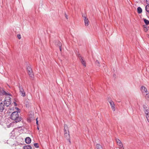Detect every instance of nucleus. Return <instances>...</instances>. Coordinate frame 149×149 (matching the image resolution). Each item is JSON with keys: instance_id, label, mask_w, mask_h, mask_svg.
Instances as JSON below:
<instances>
[{"instance_id": "e433bc0d", "label": "nucleus", "mask_w": 149, "mask_h": 149, "mask_svg": "<svg viewBox=\"0 0 149 149\" xmlns=\"http://www.w3.org/2000/svg\"><path fill=\"white\" fill-rule=\"evenodd\" d=\"M103 67L104 68V69H105L107 68V66H105V65L103 66Z\"/></svg>"}, {"instance_id": "58836bf2", "label": "nucleus", "mask_w": 149, "mask_h": 149, "mask_svg": "<svg viewBox=\"0 0 149 149\" xmlns=\"http://www.w3.org/2000/svg\"><path fill=\"white\" fill-rule=\"evenodd\" d=\"M61 47H59L60 50L61 51L62 49H61Z\"/></svg>"}, {"instance_id": "2eb2a0df", "label": "nucleus", "mask_w": 149, "mask_h": 149, "mask_svg": "<svg viewBox=\"0 0 149 149\" xmlns=\"http://www.w3.org/2000/svg\"><path fill=\"white\" fill-rule=\"evenodd\" d=\"M137 12L139 14H140L142 13V10L141 7H139L137 8Z\"/></svg>"}, {"instance_id": "f03ea898", "label": "nucleus", "mask_w": 149, "mask_h": 149, "mask_svg": "<svg viewBox=\"0 0 149 149\" xmlns=\"http://www.w3.org/2000/svg\"><path fill=\"white\" fill-rule=\"evenodd\" d=\"M27 70L29 77H31L32 80H33L34 78V75L31 67L29 66H27Z\"/></svg>"}, {"instance_id": "b1692460", "label": "nucleus", "mask_w": 149, "mask_h": 149, "mask_svg": "<svg viewBox=\"0 0 149 149\" xmlns=\"http://www.w3.org/2000/svg\"><path fill=\"white\" fill-rule=\"evenodd\" d=\"M4 95H10L11 96V94L9 93H7L6 92V93H5Z\"/></svg>"}, {"instance_id": "4468645a", "label": "nucleus", "mask_w": 149, "mask_h": 149, "mask_svg": "<svg viewBox=\"0 0 149 149\" xmlns=\"http://www.w3.org/2000/svg\"><path fill=\"white\" fill-rule=\"evenodd\" d=\"M24 149H31L32 147L31 146L27 145L24 146L23 147Z\"/></svg>"}, {"instance_id": "a19ab883", "label": "nucleus", "mask_w": 149, "mask_h": 149, "mask_svg": "<svg viewBox=\"0 0 149 149\" xmlns=\"http://www.w3.org/2000/svg\"><path fill=\"white\" fill-rule=\"evenodd\" d=\"M144 30H145V32H146L148 31V29H144Z\"/></svg>"}, {"instance_id": "aec40b11", "label": "nucleus", "mask_w": 149, "mask_h": 149, "mask_svg": "<svg viewBox=\"0 0 149 149\" xmlns=\"http://www.w3.org/2000/svg\"><path fill=\"white\" fill-rule=\"evenodd\" d=\"M5 93H6V91L3 90H2L0 91V95H4Z\"/></svg>"}, {"instance_id": "2f4dec72", "label": "nucleus", "mask_w": 149, "mask_h": 149, "mask_svg": "<svg viewBox=\"0 0 149 149\" xmlns=\"http://www.w3.org/2000/svg\"><path fill=\"white\" fill-rule=\"evenodd\" d=\"M144 28H146V29H147L148 28V27H147V26L146 25H144Z\"/></svg>"}, {"instance_id": "423d86ee", "label": "nucleus", "mask_w": 149, "mask_h": 149, "mask_svg": "<svg viewBox=\"0 0 149 149\" xmlns=\"http://www.w3.org/2000/svg\"><path fill=\"white\" fill-rule=\"evenodd\" d=\"M108 102L110 104L113 110V111H115V104L111 100H108Z\"/></svg>"}, {"instance_id": "9d476101", "label": "nucleus", "mask_w": 149, "mask_h": 149, "mask_svg": "<svg viewBox=\"0 0 149 149\" xmlns=\"http://www.w3.org/2000/svg\"><path fill=\"white\" fill-rule=\"evenodd\" d=\"M31 141V138L29 137H27L25 139V142L27 143H30Z\"/></svg>"}, {"instance_id": "c03bdc74", "label": "nucleus", "mask_w": 149, "mask_h": 149, "mask_svg": "<svg viewBox=\"0 0 149 149\" xmlns=\"http://www.w3.org/2000/svg\"><path fill=\"white\" fill-rule=\"evenodd\" d=\"M37 129L38 130H39V127H37Z\"/></svg>"}, {"instance_id": "5701e85b", "label": "nucleus", "mask_w": 149, "mask_h": 149, "mask_svg": "<svg viewBox=\"0 0 149 149\" xmlns=\"http://www.w3.org/2000/svg\"><path fill=\"white\" fill-rule=\"evenodd\" d=\"M6 100L7 101H9V102H10L11 100V98L10 97H7L6 98Z\"/></svg>"}, {"instance_id": "7ed1b4c3", "label": "nucleus", "mask_w": 149, "mask_h": 149, "mask_svg": "<svg viewBox=\"0 0 149 149\" xmlns=\"http://www.w3.org/2000/svg\"><path fill=\"white\" fill-rule=\"evenodd\" d=\"M141 90L142 93L144 92H146V96L149 98V95H148V92L147 88L143 86H141Z\"/></svg>"}, {"instance_id": "f3484780", "label": "nucleus", "mask_w": 149, "mask_h": 149, "mask_svg": "<svg viewBox=\"0 0 149 149\" xmlns=\"http://www.w3.org/2000/svg\"><path fill=\"white\" fill-rule=\"evenodd\" d=\"M10 104V102L9 101H7V102H5L4 104L7 107H8Z\"/></svg>"}, {"instance_id": "f8f14e48", "label": "nucleus", "mask_w": 149, "mask_h": 149, "mask_svg": "<svg viewBox=\"0 0 149 149\" xmlns=\"http://www.w3.org/2000/svg\"><path fill=\"white\" fill-rule=\"evenodd\" d=\"M97 149H103L102 145L100 144H97L96 145Z\"/></svg>"}, {"instance_id": "ea45409f", "label": "nucleus", "mask_w": 149, "mask_h": 149, "mask_svg": "<svg viewBox=\"0 0 149 149\" xmlns=\"http://www.w3.org/2000/svg\"><path fill=\"white\" fill-rule=\"evenodd\" d=\"M111 100V99L109 97H108L107 98V100H108H108Z\"/></svg>"}, {"instance_id": "c9c22d12", "label": "nucleus", "mask_w": 149, "mask_h": 149, "mask_svg": "<svg viewBox=\"0 0 149 149\" xmlns=\"http://www.w3.org/2000/svg\"><path fill=\"white\" fill-rule=\"evenodd\" d=\"M116 141H117V142L119 144V140H120L119 139H116Z\"/></svg>"}, {"instance_id": "a18cd8bd", "label": "nucleus", "mask_w": 149, "mask_h": 149, "mask_svg": "<svg viewBox=\"0 0 149 149\" xmlns=\"http://www.w3.org/2000/svg\"><path fill=\"white\" fill-rule=\"evenodd\" d=\"M5 101L6 102V100H5Z\"/></svg>"}, {"instance_id": "473e14b6", "label": "nucleus", "mask_w": 149, "mask_h": 149, "mask_svg": "<svg viewBox=\"0 0 149 149\" xmlns=\"http://www.w3.org/2000/svg\"><path fill=\"white\" fill-rule=\"evenodd\" d=\"M65 16L67 19H68V16L65 13Z\"/></svg>"}, {"instance_id": "a878e982", "label": "nucleus", "mask_w": 149, "mask_h": 149, "mask_svg": "<svg viewBox=\"0 0 149 149\" xmlns=\"http://www.w3.org/2000/svg\"><path fill=\"white\" fill-rule=\"evenodd\" d=\"M147 121L149 123V115L148 116H146Z\"/></svg>"}, {"instance_id": "f257e3e1", "label": "nucleus", "mask_w": 149, "mask_h": 149, "mask_svg": "<svg viewBox=\"0 0 149 149\" xmlns=\"http://www.w3.org/2000/svg\"><path fill=\"white\" fill-rule=\"evenodd\" d=\"M10 118L12 120H15L16 123L20 121L22 119L21 117L19 116L18 113L17 111L12 113L10 115Z\"/></svg>"}, {"instance_id": "f704fd0d", "label": "nucleus", "mask_w": 149, "mask_h": 149, "mask_svg": "<svg viewBox=\"0 0 149 149\" xmlns=\"http://www.w3.org/2000/svg\"><path fill=\"white\" fill-rule=\"evenodd\" d=\"M78 57L80 59V58L81 59V55L79 54L78 55Z\"/></svg>"}, {"instance_id": "37998d69", "label": "nucleus", "mask_w": 149, "mask_h": 149, "mask_svg": "<svg viewBox=\"0 0 149 149\" xmlns=\"http://www.w3.org/2000/svg\"><path fill=\"white\" fill-rule=\"evenodd\" d=\"M2 90V88L1 87H0V91H1V90Z\"/></svg>"}, {"instance_id": "6e6552de", "label": "nucleus", "mask_w": 149, "mask_h": 149, "mask_svg": "<svg viewBox=\"0 0 149 149\" xmlns=\"http://www.w3.org/2000/svg\"><path fill=\"white\" fill-rule=\"evenodd\" d=\"M5 105L2 102L0 103V111L2 112L4 109Z\"/></svg>"}, {"instance_id": "79ce46f5", "label": "nucleus", "mask_w": 149, "mask_h": 149, "mask_svg": "<svg viewBox=\"0 0 149 149\" xmlns=\"http://www.w3.org/2000/svg\"><path fill=\"white\" fill-rule=\"evenodd\" d=\"M15 108L17 110H19V109L17 107H15Z\"/></svg>"}, {"instance_id": "bb28decb", "label": "nucleus", "mask_w": 149, "mask_h": 149, "mask_svg": "<svg viewBox=\"0 0 149 149\" xmlns=\"http://www.w3.org/2000/svg\"><path fill=\"white\" fill-rule=\"evenodd\" d=\"M26 103H26V107L28 108L29 106V103H27V102H26Z\"/></svg>"}, {"instance_id": "c756f323", "label": "nucleus", "mask_w": 149, "mask_h": 149, "mask_svg": "<svg viewBox=\"0 0 149 149\" xmlns=\"http://www.w3.org/2000/svg\"><path fill=\"white\" fill-rule=\"evenodd\" d=\"M146 2L147 4H149V0H146Z\"/></svg>"}, {"instance_id": "9b49d317", "label": "nucleus", "mask_w": 149, "mask_h": 149, "mask_svg": "<svg viewBox=\"0 0 149 149\" xmlns=\"http://www.w3.org/2000/svg\"><path fill=\"white\" fill-rule=\"evenodd\" d=\"M81 58H80V60L81 61L82 64L83 65L86 67V63L85 61L84 60L82 57H81Z\"/></svg>"}, {"instance_id": "20e7f679", "label": "nucleus", "mask_w": 149, "mask_h": 149, "mask_svg": "<svg viewBox=\"0 0 149 149\" xmlns=\"http://www.w3.org/2000/svg\"><path fill=\"white\" fill-rule=\"evenodd\" d=\"M19 92L22 96L23 97H25L26 96L25 93V92L24 90L23 89L22 87L20 86L19 85Z\"/></svg>"}, {"instance_id": "1a4fd4ad", "label": "nucleus", "mask_w": 149, "mask_h": 149, "mask_svg": "<svg viewBox=\"0 0 149 149\" xmlns=\"http://www.w3.org/2000/svg\"><path fill=\"white\" fill-rule=\"evenodd\" d=\"M55 44L56 45L59 47H61L62 45L61 43L58 40H57L55 42Z\"/></svg>"}, {"instance_id": "cd10ccee", "label": "nucleus", "mask_w": 149, "mask_h": 149, "mask_svg": "<svg viewBox=\"0 0 149 149\" xmlns=\"http://www.w3.org/2000/svg\"><path fill=\"white\" fill-rule=\"evenodd\" d=\"M17 36V37L19 39H21V35L20 34H18Z\"/></svg>"}, {"instance_id": "412c9836", "label": "nucleus", "mask_w": 149, "mask_h": 149, "mask_svg": "<svg viewBox=\"0 0 149 149\" xmlns=\"http://www.w3.org/2000/svg\"><path fill=\"white\" fill-rule=\"evenodd\" d=\"M145 112L146 115V116L149 115V110H145Z\"/></svg>"}, {"instance_id": "c85d7f7f", "label": "nucleus", "mask_w": 149, "mask_h": 149, "mask_svg": "<svg viewBox=\"0 0 149 149\" xmlns=\"http://www.w3.org/2000/svg\"><path fill=\"white\" fill-rule=\"evenodd\" d=\"M37 119L38 118L36 119V124L37 125H38V121Z\"/></svg>"}, {"instance_id": "0eeeda50", "label": "nucleus", "mask_w": 149, "mask_h": 149, "mask_svg": "<svg viewBox=\"0 0 149 149\" xmlns=\"http://www.w3.org/2000/svg\"><path fill=\"white\" fill-rule=\"evenodd\" d=\"M84 20L85 26H88L89 22L88 18L86 17H84Z\"/></svg>"}, {"instance_id": "393cba45", "label": "nucleus", "mask_w": 149, "mask_h": 149, "mask_svg": "<svg viewBox=\"0 0 149 149\" xmlns=\"http://www.w3.org/2000/svg\"><path fill=\"white\" fill-rule=\"evenodd\" d=\"M34 146L36 147V148H38L39 146H38V143H35L34 144Z\"/></svg>"}, {"instance_id": "6ab92c4d", "label": "nucleus", "mask_w": 149, "mask_h": 149, "mask_svg": "<svg viewBox=\"0 0 149 149\" xmlns=\"http://www.w3.org/2000/svg\"><path fill=\"white\" fill-rule=\"evenodd\" d=\"M95 64L98 67L100 66V62L97 60L95 61Z\"/></svg>"}, {"instance_id": "4c0bfd02", "label": "nucleus", "mask_w": 149, "mask_h": 149, "mask_svg": "<svg viewBox=\"0 0 149 149\" xmlns=\"http://www.w3.org/2000/svg\"><path fill=\"white\" fill-rule=\"evenodd\" d=\"M82 16L83 17L84 19V17H86L84 14H83L82 15Z\"/></svg>"}, {"instance_id": "7c9ffc66", "label": "nucleus", "mask_w": 149, "mask_h": 149, "mask_svg": "<svg viewBox=\"0 0 149 149\" xmlns=\"http://www.w3.org/2000/svg\"><path fill=\"white\" fill-rule=\"evenodd\" d=\"M64 133H68L67 132V129H64Z\"/></svg>"}, {"instance_id": "4be33fe9", "label": "nucleus", "mask_w": 149, "mask_h": 149, "mask_svg": "<svg viewBox=\"0 0 149 149\" xmlns=\"http://www.w3.org/2000/svg\"><path fill=\"white\" fill-rule=\"evenodd\" d=\"M64 129H67V130L68 132H69V131L68 130V126L67 125L65 124L64 126Z\"/></svg>"}, {"instance_id": "72a5a7b5", "label": "nucleus", "mask_w": 149, "mask_h": 149, "mask_svg": "<svg viewBox=\"0 0 149 149\" xmlns=\"http://www.w3.org/2000/svg\"><path fill=\"white\" fill-rule=\"evenodd\" d=\"M14 104L15 106H17V103H16V102H14Z\"/></svg>"}, {"instance_id": "ddd939ff", "label": "nucleus", "mask_w": 149, "mask_h": 149, "mask_svg": "<svg viewBox=\"0 0 149 149\" xmlns=\"http://www.w3.org/2000/svg\"><path fill=\"white\" fill-rule=\"evenodd\" d=\"M119 144H118V145L119 146V148L120 149H124V148H123V144L122 143L121 141L120 140H119Z\"/></svg>"}, {"instance_id": "39448f33", "label": "nucleus", "mask_w": 149, "mask_h": 149, "mask_svg": "<svg viewBox=\"0 0 149 149\" xmlns=\"http://www.w3.org/2000/svg\"><path fill=\"white\" fill-rule=\"evenodd\" d=\"M69 132L68 133H64V135L66 139L68 141L69 143L70 144L71 143L70 141V136L69 134Z\"/></svg>"}, {"instance_id": "a211bd4d", "label": "nucleus", "mask_w": 149, "mask_h": 149, "mask_svg": "<svg viewBox=\"0 0 149 149\" xmlns=\"http://www.w3.org/2000/svg\"><path fill=\"white\" fill-rule=\"evenodd\" d=\"M145 10L146 11L149 13V4H148L145 7Z\"/></svg>"}, {"instance_id": "dca6fc26", "label": "nucleus", "mask_w": 149, "mask_h": 149, "mask_svg": "<svg viewBox=\"0 0 149 149\" xmlns=\"http://www.w3.org/2000/svg\"><path fill=\"white\" fill-rule=\"evenodd\" d=\"M144 22L146 25L149 24V21L146 19L143 18Z\"/></svg>"}]
</instances>
